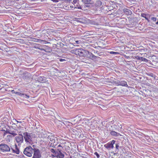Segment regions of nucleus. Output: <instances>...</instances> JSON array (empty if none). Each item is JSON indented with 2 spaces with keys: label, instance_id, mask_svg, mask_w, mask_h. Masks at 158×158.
Instances as JSON below:
<instances>
[{
  "label": "nucleus",
  "instance_id": "obj_1",
  "mask_svg": "<svg viewBox=\"0 0 158 158\" xmlns=\"http://www.w3.org/2000/svg\"><path fill=\"white\" fill-rule=\"evenodd\" d=\"M74 52L76 55L83 57L86 56L89 53L88 51L82 49H76L75 50Z\"/></svg>",
  "mask_w": 158,
  "mask_h": 158
},
{
  "label": "nucleus",
  "instance_id": "obj_2",
  "mask_svg": "<svg viewBox=\"0 0 158 158\" xmlns=\"http://www.w3.org/2000/svg\"><path fill=\"white\" fill-rule=\"evenodd\" d=\"M24 138L26 143H30L32 141V139L35 136H33V133H28L24 132L23 133Z\"/></svg>",
  "mask_w": 158,
  "mask_h": 158
},
{
  "label": "nucleus",
  "instance_id": "obj_3",
  "mask_svg": "<svg viewBox=\"0 0 158 158\" xmlns=\"http://www.w3.org/2000/svg\"><path fill=\"white\" fill-rule=\"evenodd\" d=\"M11 145H7L4 143L0 144V151L2 152H8L10 151L11 147Z\"/></svg>",
  "mask_w": 158,
  "mask_h": 158
},
{
  "label": "nucleus",
  "instance_id": "obj_4",
  "mask_svg": "<svg viewBox=\"0 0 158 158\" xmlns=\"http://www.w3.org/2000/svg\"><path fill=\"white\" fill-rule=\"evenodd\" d=\"M33 151L34 149L32 148L31 146H29L24 149L23 153L27 156L31 157L32 156Z\"/></svg>",
  "mask_w": 158,
  "mask_h": 158
},
{
  "label": "nucleus",
  "instance_id": "obj_5",
  "mask_svg": "<svg viewBox=\"0 0 158 158\" xmlns=\"http://www.w3.org/2000/svg\"><path fill=\"white\" fill-rule=\"evenodd\" d=\"M15 140L18 146H20L23 142V135L21 134L15 137Z\"/></svg>",
  "mask_w": 158,
  "mask_h": 158
},
{
  "label": "nucleus",
  "instance_id": "obj_6",
  "mask_svg": "<svg viewBox=\"0 0 158 158\" xmlns=\"http://www.w3.org/2000/svg\"><path fill=\"white\" fill-rule=\"evenodd\" d=\"M19 73L21 75L20 77L24 79L28 80L31 77V74L27 71H24L22 73V72L20 71Z\"/></svg>",
  "mask_w": 158,
  "mask_h": 158
},
{
  "label": "nucleus",
  "instance_id": "obj_7",
  "mask_svg": "<svg viewBox=\"0 0 158 158\" xmlns=\"http://www.w3.org/2000/svg\"><path fill=\"white\" fill-rule=\"evenodd\" d=\"M33 155L32 158H41V154L40 150L36 148H34L33 151Z\"/></svg>",
  "mask_w": 158,
  "mask_h": 158
},
{
  "label": "nucleus",
  "instance_id": "obj_8",
  "mask_svg": "<svg viewBox=\"0 0 158 158\" xmlns=\"http://www.w3.org/2000/svg\"><path fill=\"white\" fill-rule=\"evenodd\" d=\"M11 92L12 93L18 95L20 96L21 97H26L27 98H29V95L22 93L23 92L21 91H20L19 90H18L17 91H16L15 90L13 89L11 90Z\"/></svg>",
  "mask_w": 158,
  "mask_h": 158
},
{
  "label": "nucleus",
  "instance_id": "obj_9",
  "mask_svg": "<svg viewBox=\"0 0 158 158\" xmlns=\"http://www.w3.org/2000/svg\"><path fill=\"white\" fill-rule=\"evenodd\" d=\"M115 140H112L110 142L104 145V146L107 149H113L114 147L113 145L115 143Z\"/></svg>",
  "mask_w": 158,
  "mask_h": 158
},
{
  "label": "nucleus",
  "instance_id": "obj_10",
  "mask_svg": "<svg viewBox=\"0 0 158 158\" xmlns=\"http://www.w3.org/2000/svg\"><path fill=\"white\" fill-rule=\"evenodd\" d=\"M54 156L56 157L57 158H64V155L61 152V150H59V149H57V152L56 153V155Z\"/></svg>",
  "mask_w": 158,
  "mask_h": 158
},
{
  "label": "nucleus",
  "instance_id": "obj_11",
  "mask_svg": "<svg viewBox=\"0 0 158 158\" xmlns=\"http://www.w3.org/2000/svg\"><path fill=\"white\" fill-rule=\"evenodd\" d=\"M100 20V18H98L96 19L95 21L94 20H91L89 21V23L92 24L94 25H98V21Z\"/></svg>",
  "mask_w": 158,
  "mask_h": 158
},
{
  "label": "nucleus",
  "instance_id": "obj_12",
  "mask_svg": "<svg viewBox=\"0 0 158 158\" xmlns=\"http://www.w3.org/2000/svg\"><path fill=\"white\" fill-rule=\"evenodd\" d=\"M48 138L51 142V143H56V138L54 136L49 135L48 137Z\"/></svg>",
  "mask_w": 158,
  "mask_h": 158
},
{
  "label": "nucleus",
  "instance_id": "obj_13",
  "mask_svg": "<svg viewBox=\"0 0 158 158\" xmlns=\"http://www.w3.org/2000/svg\"><path fill=\"white\" fill-rule=\"evenodd\" d=\"M123 11L125 14L127 15H131L132 14L131 10L127 8H124L123 9Z\"/></svg>",
  "mask_w": 158,
  "mask_h": 158
},
{
  "label": "nucleus",
  "instance_id": "obj_14",
  "mask_svg": "<svg viewBox=\"0 0 158 158\" xmlns=\"http://www.w3.org/2000/svg\"><path fill=\"white\" fill-rule=\"evenodd\" d=\"M6 133H8L10 134L11 135H13V136H14L17 135L18 131H7Z\"/></svg>",
  "mask_w": 158,
  "mask_h": 158
},
{
  "label": "nucleus",
  "instance_id": "obj_15",
  "mask_svg": "<svg viewBox=\"0 0 158 158\" xmlns=\"http://www.w3.org/2000/svg\"><path fill=\"white\" fill-rule=\"evenodd\" d=\"M15 150L12 147L11 148V149L13 151V152L17 154H19V148H17V146L16 144H15Z\"/></svg>",
  "mask_w": 158,
  "mask_h": 158
},
{
  "label": "nucleus",
  "instance_id": "obj_16",
  "mask_svg": "<svg viewBox=\"0 0 158 158\" xmlns=\"http://www.w3.org/2000/svg\"><path fill=\"white\" fill-rule=\"evenodd\" d=\"M119 85H121L126 87H128V85L127 84V82L125 81H120Z\"/></svg>",
  "mask_w": 158,
  "mask_h": 158
},
{
  "label": "nucleus",
  "instance_id": "obj_17",
  "mask_svg": "<svg viewBox=\"0 0 158 158\" xmlns=\"http://www.w3.org/2000/svg\"><path fill=\"white\" fill-rule=\"evenodd\" d=\"M45 77H43L40 76L38 77V80L39 82L44 83L45 82Z\"/></svg>",
  "mask_w": 158,
  "mask_h": 158
},
{
  "label": "nucleus",
  "instance_id": "obj_18",
  "mask_svg": "<svg viewBox=\"0 0 158 158\" xmlns=\"http://www.w3.org/2000/svg\"><path fill=\"white\" fill-rule=\"evenodd\" d=\"M82 1L85 4L87 5L86 6H89L90 5H91V0H82Z\"/></svg>",
  "mask_w": 158,
  "mask_h": 158
},
{
  "label": "nucleus",
  "instance_id": "obj_19",
  "mask_svg": "<svg viewBox=\"0 0 158 158\" xmlns=\"http://www.w3.org/2000/svg\"><path fill=\"white\" fill-rule=\"evenodd\" d=\"M110 134L112 136H118L120 135V134L114 131H111Z\"/></svg>",
  "mask_w": 158,
  "mask_h": 158
},
{
  "label": "nucleus",
  "instance_id": "obj_20",
  "mask_svg": "<svg viewBox=\"0 0 158 158\" xmlns=\"http://www.w3.org/2000/svg\"><path fill=\"white\" fill-rule=\"evenodd\" d=\"M137 59L139 60L143 61L145 62H147L148 61V60L147 59L143 58L142 57H138Z\"/></svg>",
  "mask_w": 158,
  "mask_h": 158
},
{
  "label": "nucleus",
  "instance_id": "obj_21",
  "mask_svg": "<svg viewBox=\"0 0 158 158\" xmlns=\"http://www.w3.org/2000/svg\"><path fill=\"white\" fill-rule=\"evenodd\" d=\"M96 6H100L102 5V2L100 0H98L95 3Z\"/></svg>",
  "mask_w": 158,
  "mask_h": 158
},
{
  "label": "nucleus",
  "instance_id": "obj_22",
  "mask_svg": "<svg viewBox=\"0 0 158 158\" xmlns=\"http://www.w3.org/2000/svg\"><path fill=\"white\" fill-rule=\"evenodd\" d=\"M113 84L115 85H116L118 86L119 85L120 81L117 80L116 81H113Z\"/></svg>",
  "mask_w": 158,
  "mask_h": 158
},
{
  "label": "nucleus",
  "instance_id": "obj_23",
  "mask_svg": "<svg viewBox=\"0 0 158 158\" xmlns=\"http://www.w3.org/2000/svg\"><path fill=\"white\" fill-rule=\"evenodd\" d=\"M57 145L56 143H51L50 146V147H52L53 148H55V146Z\"/></svg>",
  "mask_w": 158,
  "mask_h": 158
},
{
  "label": "nucleus",
  "instance_id": "obj_24",
  "mask_svg": "<svg viewBox=\"0 0 158 158\" xmlns=\"http://www.w3.org/2000/svg\"><path fill=\"white\" fill-rule=\"evenodd\" d=\"M146 14L144 13H142L141 14V16L145 18L147 20H148V18L146 17Z\"/></svg>",
  "mask_w": 158,
  "mask_h": 158
},
{
  "label": "nucleus",
  "instance_id": "obj_25",
  "mask_svg": "<svg viewBox=\"0 0 158 158\" xmlns=\"http://www.w3.org/2000/svg\"><path fill=\"white\" fill-rule=\"evenodd\" d=\"M91 55H90V58L92 59H96L97 57L93 54H92V53H91Z\"/></svg>",
  "mask_w": 158,
  "mask_h": 158
},
{
  "label": "nucleus",
  "instance_id": "obj_26",
  "mask_svg": "<svg viewBox=\"0 0 158 158\" xmlns=\"http://www.w3.org/2000/svg\"><path fill=\"white\" fill-rule=\"evenodd\" d=\"M50 151L51 152L53 153L55 155V156L56 153V152H57V151H56L54 149H51Z\"/></svg>",
  "mask_w": 158,
  "mask_h": 158
},
{
  "label": "nucleus",
  "instance_id": "obj_27",
  "mask_svg": "<svg viewBox=\"0 0 158 158\" xmlns=\"http://www.w3.org/2000/svg\"><path fill=\"white\" fill-rule=\"evenodd\" d=\"M110 54H113L114 55L118 54L119 53L118 52H114L111 51L110 52Z\"/></svg>",
  "mask_w": 158,
  "mask_h": 158
},
{
  "label": "nucleus",
  "instance_id": "obj_28",
  "mask_svg": "<svg viewBox=\"0 0 158 158\" xmlns=\"http://www.w3.org/2000/svg\"><path fill=\"white\" fill-rule=\"evenodd\" d=\"M94 154L95 155H96V156H97V157L98 158L100 157V156H99V154L97 152H95L94 153Z\"/></svg>",
  "mask_w": 158,
  "mask_h": 158
},
{
  "label": "nucleus",
  "instance_id": "obj_29",
  "mask_svg": "<svg viewBox=\"0 0 158 158\" xmlns=\"http://www.w3.org/2000/svg\"><path fill=\"white\" fill-rule=\"evenodd\" d=\"M79 0H73V4H75L78 3V2Z\"/></svg>",
  "mask_w": 158,
  "mask_h": 158
},
{
  "label": "nucleus",
  "instance_id": "obj_30",
  "mask_svg": "<svg viewBox=\"0 0 158 158\" xmlns=\"http://www.w3.org/2000/svg\"><path fill=\"white\" fill-rule=\"evenodd\" d=\"M149 75L152 77H154V74L153 73H150V74H149Z\"/></svg>",
  "mask_w": 158,
  "mask_h": 158
},
{
  "label": "nucleus",
  "instance_id": "obj_31",
  "mask_svg": "<svg viewBox=\"0 0 158 158\" xmlns=\"http://www.w3.org/2000/svg\"><path fill=\"white\" fill-rule=\"evenodd\" d=\"M152 20L154 21H156V18L155 17H152Z\"/></svg>",
  "mask_w": 158,
  "mask_h": 158
},
{
  "label": "nucleus",
  "instance_id": "obj_32",
  "mask_svg": "<svg viewBox=\"0 0 158 158\" xmlns=\"http://www.w3.org/2000/svg\"><path fill=\"white\" fill-rule=\"evenodd\" d=\"M116 148L117 149H118V147H119L118 144V143H116L115 144Z\"/></svg>",
  "mask_w": 158,
  "mask_h": 158
},
{
  "label": "nucleus",
  "instance_id": "obj_33",
  "mask_svg": "<svg viewBox=\"0 0 158 158\" xmlns=\"http://www.w3.org/2000/svg\"><path fill=\"white\" fill-rule=\"evenodd\" d=\"M65 60L64 59H60V61H61V62H62V61H64Z\"/></svg>",
  "mask_w": 158,
  "mask_h": 158
},
{
  "label": "nucleus",
  "instance_id": "obj_34",
  "mask_svg": "<svg viewBox=\"0 0 158 158\" xmlns=\"http://www.w3.org/2000/svg\"><path fill=\"white\" fill-rule=\"evenodd\" d=\"M76 43L77 44H78L80 43V41H79L77 40L76 41Z\"/></svg>",
  "mask_w": 158,
  "mask_h": 158
},
{
  "label": "nucleus",
  "instance_id": "obj_35",
  "mask_svg": "<svg viewBox=\"0 0 158 158\" xmlns=\"http://www.w3.org/2000/svg\"><path fill=\"white\" fill-rule=\"evenodd\" d=\"M15 120L17 122V123H21L22 122H20V121H17L16 119Z\"/></svg>",
  "mask_w": 158,
  "mask_h": 158
},
{
  "label": "nucleus",
  "instance_id": "obj_36",
  "mask_svg": "<svg viewBox=\"0 0 158 158\" xmlns=\"http://www.w3.org/2000/svg\"><path fill=\"white\" fill-rule=\"evenodd\" d=\"M39 49L40 50H44V49H43V48H39Z\"/></svg>",
  "mask_w": 158,
  "mask_h": 158
},
{
  "label": "nucleus",
  "instance_id": "obj_37",
  "mask_svg": "<svg viewBox=\"0 0 158 158\" xmlns=\"http://www.w3.org/2000/svg\"><path fill=\"white\" fill-rule=\"evenodd\" d=\"M36 40L35 41L36 42H38L39 40H38V39H36Z\"/></svg>",
  "mask_w": 158,
  "mask_h": 158
},
{
  "label": "nucleus",
  "instance_id": "obj_38",
  "mask_svg": "<svg viewBox=\"0 0 158 158\" xmlns=\"http://www.w3.org/2000/svg\"><path fill=\"white\" fill-rule=\"evenodd\" d=\"M58 147H61V145L60 144H59V145H58Z\"/></svg>",
  "mask_w": 158,
  "mask_h": 158
},
{
  "label": "nucleus",
  "instance_id": "obj_39",
  "mask_svg": "<svg viewBox=\"0 0 158 158\" xmlns=\"http://www.w3.org/2000/svg\"><path fill=\"white\" fill-rule=\"evenodd\" d=\"M156 91L158 93V88L156 89Z\"/></svg>",
  "mask_w": 158,
  "mask_h": 158
},
{
  "label": "nucleus",
  "instance_id": "obj_40",
  "mask_svg": "<svg viewBox=\"0 0 158 158\" xmlns=\"http://www.w3.org/2000/svg\"><path fill=\"white\" fill-rule=\"evenodd\" d=\"M41 41H44V40H41Z\"/></svg>",
  "mask_w": 158,
  "mask_h": 158
},
{
  "label": "nucleus",
  "instance_id": "obj_41",
  "mask_svg": "<svg viewBox=\"0 0 158 158\" xmlns=\"http://www.w3.org/2000/svg\"><path fill=\"white\" fill-rule=\"evenodd\" d=\"M19 127L20 128V127H21V126H20V125H19Z\"/></svg>",
  "mask_w": 158,
  "mask_h": 158
}]
</instances>
